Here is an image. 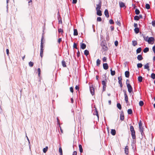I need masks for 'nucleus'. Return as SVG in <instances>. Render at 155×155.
<instances>
[{"label":"nucleus","instance_id":"obj_1","mask_svg":"<svg viewBox=\"0 0 155 155\" xmlns=\"http://www.w3.org/2000/svg\"><path fill=\"white\" fill-rule=\"evenodd\" d=\"M130 130L131 132V134L133 139L136 138L135 132L133 126H130Z\"/></svg>","mask_w":155,"mask_h":155},{"label":"nucleus","instance_id":"obj_2","mask_svg":"<svg viewBox=\"0 0 155 155\" xmlns=\"http://www.w3.org/2000/svg\"><path fill=\"white\" fill-rule=\"evenodd\" d=\"M128 82H129V81L128 80H127L126 81V84L128 91L129 93H131L133 91V88L131 85L129 83H128Z\"/></svg>","mask_w":155,"mask_h":155},{"label":"nucleus","instance_id":"obj_3","mask_svg":"<svg viewBox=\"0 0 155 155\" xmlns=\"http://www.w3.org/2000/svg\"><path fill=\"white\" fill-rule=\"evenodd\" d=\"M142 124L141 121L140 120L139 123V128L141 135H143L144 134V133H143V127L142 126Z\"/></svg>","mask_w":155,"mask_h":155},{"label":"nucleus","instance_id":"obj_4","mask_svg":"<svg viewBox=\"0 0 155 155\" xmlns=\"http://www.w3.org/2000/svg\"><path fill=\"white\" fill-rule=\"evenodd\" d=\"M154 39L153 38L150 37L148 38L147 42L149 44H153L154 42Z\"/></svg>","mask_w":155,"mask_h":155},{"label":"nucleus","instance_id":"obj_5","mask_svg":"<svg viewBox=\"0 0 155 155\" xmlns=\"http://www.w3.org/2000/svg\"><path fill=\"white\" fill-rule=\"evenodd\" d=\"M90 90L92 95H94V90L93 85L90 86Z\"/></svg>","mask_w":155,"mask_h":155},{"label":"nucleus","instance_id":"obj_6","mask_svg":"<svg viewBox=\"0 0 155 155\" xmlns=\"http://www.w3.org/2000/svg\"><path fill=\"white\" fill-rule=\"evenodd\" d=\"M101 1H100L98 4L96 5V10H100L101 8Z\"/></svg>","mask_w":155,"mask_h":155},{"label":"nucleus","instance_id":"obj_7","mask_svg":"<svg viewBox=\"0 0 155 155\" xmlns=\"http://www.w3.org/2000/svg\"><path fill=\"white\" fill-rule=\"evenodd\" d=\"M118 83L120 84L121 87H122L123 85L122 82V78L121 77H118Z\"/></svg>","mask_w":155,"mask_h":155},{"label":"nucleus","instance_id":"obj_8","mask_svg":"<svg viewBox=\"0 0 155 155\" xmlns=\"http://www.w3.org/2000/svg\"><path fill=\"white\" fill-rule=\"evenodd\" d=\"M124 95L125 97V100L127 103H128V97L126 92L124 93Z\"/></svg>","mask_w":155,"mask_h":155},{"label":"nucleus","instance_id":"obj_9","mask_svg":"<svg viewBox=\"0 0 155 155\" xmlns=\"http://www.w3.org/2000/svg\"><path fill=\"white\" fill-rule=\"evenodd\" d=\"M102 48L104 51H107L108 50V48L106 45H104L102 44L101 45Z\"/></svg>","mask_w":155,"mask_h":155},{"label":"nucleus","instance_id":"obj_10","mask_svg":"<svg viewBox=\"0 0 155 155\" xmlns=\"http://www.w3.org/2000/svg\"><path fill=\"white\" fill-rule=\"evenodd\" d=\"M43 46H41V50H40V56L41 58H42L43 56Z\"/></svg>","mask_w":155,"mask_h":155},{"label":"nucleus","instance_id":"obj_11","mask_svg":"<svg viewBox=\"0 0 155 155\" xmlns=\"http://www.w3.org/2000/svg\"><path fill=\"white\" fill-rule=\"evenodd\" d=\"M103 67L104 69L107 70L108 68V66L107 63H104L103 64Z\"/></svg>","mask_w":155,"mask_h":155},{"label":"nucleus","instance_id":"obj_12","mask_svg":"<svg viewBox=\"0 0 155 155\" xmlns=\"http://www.w3.org/2000/svg\"><path fill=\"white\" fill-rule=\"evenodd\" d=\"M104 14L105 15V16L107 17V18H109V13H108V11L107 9H106L105 10V11H104Z\"/></svg>","mask_w":155,"mask_h":155},{"label":"nucleus","instance_id":"obj_13","mask_svg":"<svg viewBox=\"0 0 155 155\" xmlns=\"http://www.w3.org/2000/svg\"><path fill=\"white\" fill-rule=\"evenodd\" d=\"M125 152L126 154L129 153V147L127 146L126 147L125 149Z\"/></svg>","mask_w":155,"mask_h":155},{"label":"nucleus","instance_id":"obj_14","mask_svg":"<svg viewBox=\"0 0 155 155\" xmlns=\"http://www.w3.org/2000/svg\"><path fill=\"white\" fill-rule=\"evenodd\" d=\"M120 6V8H123L125 7V4L122 2H119Z\"/></svg>","mask_w":155,"mask_h":155},{"label":"nucleus","instance_id":"obj_15","mask_svg":"<svg viewBox=\"0 0 155 155\" xmlns=\"http://www.w3.org/2000/svg\"><path fill=\"white\" fill-rule=\"evenodd\" d=\"M86 47V45L84 43H81V48L82 49H84Z\"/></svg>","mask_w":155,"mask_h":155},{"label":"nucleus","instance_id":"obj_16","mask_svg":"<svg viewBox=\"0 0 155 155\" xmlns=\"http://www.w3.org/2000/svg\"><path fill=\"white\" fill-rule=\"evenodd\" d=\"M120 119L121 120H123L124 119V115L123 113H122L120 114Z\"/></svg>","mask_w":155,"mask_h":155},{"label":"nucleus","instance_id":"obj_17","mask_svg":"<svg viewBox=\"0 0 155 155\" xmlns=\"http://www.w3.org/2000/svg\"><path fill=\"white\" fill-rule=\"evenodd\" d=\"M137 59L139 61H141L143 60V58L141 55H139L137 57Z\"/></svg>","mask_w":155,"mask_h":155},{"label":"nucleus","instance_id":"obj_18","mask_svg":"<svg viewBox=\"0 0 155 155\" xmlns=\"http://www.w3.org/2000/svg\"><path fill=\"white\" fill-rule=\"evenodd\" d=\"M112 135L114 136L116 134V131L115 130L112 129L110 132Z\"/></svg>","mask_w":155,"mask_h":155},{"label":"nucleus","instance_id":"obj_19","mask_svg":"<svg viewBox=\"0 0 155 155\" xmlns=\"http://www.w3.org/2000/svg\"><path fill=\"white\" fill-rule=\"evenodd\" d=\"M96 11L97 14L98 15L101 16L102 15L101 11L100 10H96Z\"/></svg>","mask_w":155,"mask_h":155},{"label":"nucleus","instance_id":"obj_20","mask_svg":"<svg viewBox=\"0 0 155 155\" xmlns=\"http://www.w3.org/2000/svg\"><path fill=\"white\" fill-rule=\"evenodd\" d=\"M129 72L128 71H127L125 72V77L127 78H129Z\"/></svg>","mask_w":155,"mask_h":155},{"label":"nucleus","instance_id":"obj_21","mask_svg":"<svg viewBox=\"0 0 155 155\" xmlns=\"http://www.w3.org/2000/svg\"><path fill=\"white\" fill-rule=\"evenodd\" d=\"M144 68L147 69L148 71L150 70L148 63H147L144 65Z\"/></svg>","mask_w":155,"mask_h":155},{"label":"nucleus","instance_id":"obj_22","mask_svg":"<svg viewBox=\"0 0 155 155\" xmlns=\"http://www.w3.org/2000/svg\"><path fill=\"white\" fill-rule=\"evenodd\" d=\"M79 149L80 152L81 153H82L83 152V149L82 148V146L81 144H79Z\"/></svg>","mask_w":155,"mask_h":155},{"label":"nucleus","instance_id":"obj_23","mask_svg":"<svg viewBox=\"0 0 155 155\" xmlns=\"http://www.w3.org/2000/svg\"><path fill=\"white\" fill-rule=\"evenodd\" d=\"M59 152L60 153V155H63L62 150L61 146L59 149Z\"/></svg>","mask_w":155,"mask_h":155},{"label":"nucleus","instance_id":"obj_24","mask_svg":"<svg viewBox=\"0 0 155 155\" xmlns=\"http://www.w3.org/2000/svg\"><path fill=\"white\" fill-rule=\"evenodd\" d=\"M78 32L77 30L76 29H74V36H76L78 35Z\"/></svg>","mask_w":155,"mask_h":155},{"label":"nucleus","instance_id":"obj_25","mask_svg":"<svg viewBox=\"0 0 155 155\" xmlns=\"http://www.w3.org/2000/svg\"><path fill=\"white\" fill-rule=\"evenodd\" d=\"M61 63H62V65L64 67H66V62L64 60L62 61Z\"/></svg>","mask_w":155,"mask_h":155},{"label":"nucleus","instance_id":"obj_26","mask_svg":"<svg viewBox=\"0 0 155 155\" xmlns=\"http://www.w3.org/2000/svg\"><path fill=\"white\" fill-rule=\"evenodd\" d=\"M134 31L136 34L138 33L139 32V29L138 28H135Z\"/></svg>","mask_w":155,"mask_h":155},{"label":"nucleus","instance_id":"obj_27","mask_svg":"<svg viewBox=\"0 0 155 155\" xmlns=\"http://www.w3.org/2000/svg\"><path fill=\"white\" fill-rule=\"evenodd\" d=\"M101 61L99 59H97L96 61V64L97 66H99L101 64Z\"/></svg>","mask_w":155,"mask_h":155},{"label":"nucleus","instance_id":"obj_28","mask_svg":"<svg viewBox=\"0 0 155 155\" xmlns=\"http://www.w3.org/2000/svg\"><path fill=\"white\" fill-rule=\"evenodd\" d=\"M102 85H103V88H105L106 85V83L104 81H102Z\"/></svg>","mask_w":155,"mask_h":155},{"label":"nucleus","instance_id":"obj_29","mask_svg":"<svg viewBox=\"0 0 155 155\" xmlns=\"http://www.w3.org/2000/svg\"><path fill=\"white\" fill-rule=\"evenodd\" d=\"M132 42L133 45L134 46L136 45L137 44V42L136 41H132Z\"/></svg>","mask_w":155,"mask_h":155},{"label":"nucleus","instance_id":"obj_30","mask_svg":"<svg viewBox=\"0 0 155 155\" xmlns=\"http://www.w3.org/2000/svg\"><path fill=\"white\" fill-rule=\"evenodd\" d=\"M149 48H148L146 47L143 49V51L144 53H147L149 51Z\"/></svg>","mask_w":155,"mask_h":155},{"label":"nucleus","instance_id":"obj_31","mask_svg":"<svg viewBox=\"0 0 155 155\" xmlns=\"http://www.w3.org/2000/svg\"><path fill=\"white\" fill-rule=\"evenodd\" d=\"M141 48L140 47L137 49V53H140L141 51Z\"/></svg>","mask_w":155,"mask_h":155},{"label":"nucleus","instance_id":"obj_32","mask_svg":"<svg viewBox=\"0 0 155 155\" xmlns=\"http://www.w3.org/2000/svg\"><path fill=\"white\" fill-rule=\"evenodd\" d=\"M89 51L87 50H86L84 51V54L86 56L88 55L89 54Z\"/></svg>","mask_w":155,"mask_h":155},{"label":"nucleus","instance_id":"obj_33","mask_svg":"<svg viewBox=\"0 0 155 155\" xmlns=\"http://www.w3.org/2000/svg\"><path fill=\"white\" fill-rule=\"evenodd\" d=\"M138 81L140 82H141L142 81L143 78L141 76H139L138 78Z\"/></svg>","mask_w":155,"mask_h":155},{"label":"nucleus","instance_id":"obj_34","mask_svg":"<svg viewBox=\"0 0 155 155\" xmlns=\"http://www.w3.org/2000/svg\"><path fill=\"white\" fill-rule=\"evenodd\" d=\"M48 150V147H46L45 148H44L43 149V152L44 153H46V152L47 151V150Z\"/></svg>","mask_w":155,"mask_h":155},{"label":"nucleus","instance_id":"obj_35","mask_svg":"<svg viewBox=\"0 0 155 155\" xmlns=\"http://www.w3.org/2000/svg\"><path fill=\"white\" fill-rule=\"evenodd\" d=\"M110 73L113 76L115 74V72L114 71H112V69L110 70Z\"/></svg>","mask_w":155,"mask_h":155},{"label":"nucleus","instance_id":"obj_36","mask_svg":"<svg viewBox=\"0 0 155 155\" xmlns=\"http://www.w3.org/2000/svg\"><path fill=\"white\" fill-rule=\"evenodd\" d=\"M127 112L128 114H130L132 113V110L131 109H129L127 110Z\"/></svg>","mask_w":155,"mask_h":155},{"label":"nucleus","instance_id":"obj_37","mask_svg":"<svg viewBox=\"0 0 155 155\" xmlns=\"http://www.w3.org/2000/svg\"><path fill=\"white\" fill-rule=\"evenodd\" d=\"M117 107L120 110L121 109V106L120 103L117 104Z\"/></svg>","mask_w":155,"mask_h":155},{"label":"nucleus","instance_id":"obj_38","mask_svg":"<svg viewBox=\"0 0 155 155\" xmlns=\"http://www.w3.org/2000/svg\"><path fill=\"white\" fill-rule=\"evenodd\" d=\"M58 32L59 33H61L62 34L63 32V31L62 29L60 28L58 29Z\"/></svg>","mask_w":155,"mask_h":155},{"label":"nucleus","instance_id":"obj_39","mask_svg":"<svg viewBox=\"0 0 155 155\" xmlns=\"http://www.w3.org/2000/svg\"><path fill=\"white\" fill-rule=\"evenodd\" d=\"M134 19L135 20L138 21L140 19V17L138 16H135L134 17Z\"/></svg>","mask_w":155,"mask_h":155},{"label":"nucleus","instance_id":"obj_40","mask_svg":"<svg viewBox=\"0 0 155 155\" xmlns=\"http://www.w3.org/2000/svg\"><path fill=\"white\" fill-rule=\"evenodd\" d=\"M143 38H144V40H145L146 41H147L148 40V38H149L148 37V36L147 37H145V36H143Z\"/></svg>","mask_w":155,"mask_h":155},{"label":"nucleus","instance_id":"obj_41","mask_svg":"<svg viewBox=\"0 0 155 155\" xmlns=\"http://www.w3.org/2000/svg\"><path fill=\"white\" fill-rule=\"evenodd\" d=\"M146 8L147 9H149L150 8V5L148 4H147L146 5Z\"/></svg>","mask_w":155,"mask_h":155},{"label":"nucleus","instance_id":"obj_42","mask_svg":"<svg viewBox=\"0 0 155 155\" xmlns=\"http://www.w3.org/2000/svg\"><path fill=\"white\" fill-rule=\"evenodd\" d=\"M135 14L136 15H138L140 13V11L138 9H136L135 10Z\"/></svg>","mask_w":155,"mask_h":155},{"label":"nucleus","instance_id":"obj_43","mask_svg":"<svg viewBox=\"0 0 155 155\" xmlns=\"http://www.w3.org/2000/svg\"><path fill=\"white\" fill-rule=\"evenodd\" d=\"M34 65V63L31 61L29 63V65L31 67H32Z\"/></svg>","mask_w":155,"mask_h":155},{"label":"nucleus","instance_id":"obj_44","mask_svg":"<svg viewBox=\"0 0 155 155\" xmlns=\"http://www.w3.org/2000/svg\"><path fill=\"white\" fill-rule=\"evenodd\" d=\"M139 105L140 106H142L143 105V104H144V103H143V101H140L139 102Z\"/></svg>","mask_w":155,"mask_h":155},{"label":"nucleus","instance_id":"obj_45","mask_svg":"<svg viewBox=\"0 0 155 155\" xmlns=\"http://www.w3.org/2000/svg\"><path fill=\"white\" fill-rule=\"evenodd\" d=\"M142 66V64L141 63H138L137 64V67L138 68H141Z\"/></svg>","mask_w":155,"mask_h":155},{"label":"nucleus","instance_id":"obj_46","mask_svg":"<svg viewBox=\"0 0 155 155\" xmlns=\"http://www.w3.org/2000/svg\"><path fill=\"white\" fill-rule=\"evenodd\" d=\"M38 75L39 76H40V73H41V69L40 68H38Z\"/></svg>","mask_w":155,"mask_h":155},{"label":"nucleus","instance_id":"obj_47","mask_svg":"<svg viewBox=\"0 0 155 155\" xmlns=\"http://www.w3.org/2000/svg\"><path fill=\"white\" fill-rule=\"evenodd\" d=\"M151 78L153 79H155V74L152 73L151 74Z\"/></svg>","mask_w":155,"mask_h":155},{"label":"nucleus","instance_id":"obj_48","mask_svg":"<svg viewBox=\"0 0 155 155\" xmlns=\"http://www.w3.org/2000/svg\"><path fill=\"white\" fill-rule=\"evenodd\" d=\"M97 20L98 21H102V19L100 17H98L97 18Z\"/></svg>","mask_w":155,"mask_h":155},{"label":"nucleus","instance_id":"obj_49","mask_svg":"<svg viewBox=\"0 0 155 155\" xmlns=\"http://www.w3.org/2000/svg\"><path fill=\"white\" fill-rule=\"evenodd\" d=\"M73 47L74 48H76V49H77L78 48H77V45L75 43H74V45H73Z\"/></svg>","mask_w":155,"mask_h":155},{"label":"nucleus","instance_id":"obj_50","mask_svg":"<svg viewBox=\"0 0 155 155\" xmlns=\"http://www.w3.org/2000/svg\"><path fill=\"white\" fill-rule=\"evenodd\" d=\"M107 58L106 57H104L103 58V62H106L107 61Z\"/></svg>","mask_w":155,"mask_h":155},{"label":"nucleus","instance_id":"obj_51","mask_svg":"<svg viewBox=\"0 0 155 155\" xmlns=\"http://www.w3.org/2000/svg\"><path fill=\"white\" fill-rule=\"evenodd\" d=\"M109 23L110 24H114V22L112 19H110L109 21Z\"/></svg>","mask_w":155,"mask_h":155},{"label":"nucleus","instance_id":"obj_52","mask_svg":"<svg viewBox=\"0 0 155 155\" xmlns=\"http://www.w3.org/2000/svg\"><path fill=\"white\" fill-rule=\"evenodd\" d=\"M114 44L115 46H117L118 45V41H115L114 42Z\"/></svg>","mask_w":155,"mask_h":155},{"label":"nucleus","instance_id":"obj_53","mask_svg":"<svg viewBox=\"0 0 155 155\" xmlns=\"http://www.w3.org/2000/svg\"><path fill=\"white\" fill-rule=\"evenodd\" d=\"M70 91H71V92L72 93H73V88L72 87H71L70 88Z\"/></svg>","mask_w":155,"mask_h":155},{"label":"nucleus","instance_id":"obj_54","mask_svg":"<svg viewBox=\"0 0 155 155\" xmlns=\"http://www.w3.org/2000/svg\"><path fill=\"white\" fill-rule=\"evenodd\" d=\"M80 54L79 51H78L77 53V56L79 57L80 56Z\"/></svg>","mask_w":155,"mask_h":155},{"label":"nucleus","instance_id":"obj_55","mask_svg":"<svg viewBox=\"0 0 155 155\" xmlns=\"http://www.w3.org/2000/svg\"><path fill=\"white\" fill-rule=\"evenodd\" d=\"M152 25L153 26H155V21H153L152 22Z\"/></svg>","mask_w":155,"mask_h":155},{"label":"nucleus","instance_id":"obj_56","mask_svg":"<svg viewBox=\"0 0 155 155\" xmlns=\"http://www.w3.org/2000/svg\"><path fill=\"white\" fill-rule=\"evenodd\" d=\"M62 40L61 38H59L58 39V42L60 44L61 42V41Z\"/></svg>","mask_w":155,"mask_h":155},{"label":"nucleus","instance_id":"obj_57","mask_svg":"<svg viewBox=\"0 0 155 155\" xmlns=\"http://www.w3.org/2000/svg\"><path fill=\"white\" fill-rule=\"evenodd\" d=\"M77 2V0H73L72 3L73 4H76Z\"/></svg>","mask_w":155,"mask_h":155},{"label":"nucleus","instance_id":"obj_58","mask_svg":"<svg viewBox=\"0 0 155 155\" xmlns=\"http://www.w3.org/2000/svg\"><path fill=\"white\" fill-rule=\"evenodd\" d=\"M6 53H7V54L8 55H9V50L8 49H6Z\"/></svg>","mask_w":155,"mask_h":155},{"label":"nucleus","instance_id":"obj_59","mask_svg":"<svg viewBox=\"0 0 155 155\" xmlns=\"http://www.w3.org/2000/svg\"><path fill=\"white\" fill-rule=\"evenodd\" d=\"M43 38H42L41 40V46H43V43L42 42Z\"/></svg>","mask_w":155,"mask_h":155},{"label":"nucleus","instance_id":"obj_60","mask_svg":"<svg viewBox=\"0 0 155 155\" xmlns=\"http://www.w3.org/2000/svg\"><path fill=\"white\" fill-rule=\"evenodd\" d=\"M75 88L76 90L78 91L79 89V87L78 86L76 85L75 87Z\"/></svg>","mask_w":155,"mask_h":155},{"label":"nucleus","instance_id":"obj_61","mask_svg":"<svg viewBox=\"0 0 155 155\" xmlns=\"http://www.w3.org/2000/svg\"><path fill=\"white\" fill-rule=\"evenodd\" d=\"M77 153L76 151H74L72 155H77Z\"/></svg>","mask_w":155,"mask_h":155},{"label":"nucleus","instance_id":"obj_62","mask_svg":"<svg viewBox=\"0 0 155 155\" xmlns=\"http://www.w3.org/2000/svg\"><path fill=\"white\" fill-rule=\"evenodd\" d=\"M137 26H138V25H137V23L134 24V27H135V28H137Z\"/></svg>","mask_w":155,"mask_h":155},{"label":"nucleus","instance_id":"obj_63","mask_svg":"<svg viewBox=\"0 0 155 155\" xmlns=\"http://www.w3.org/2000/svg\"><path fill=\"white\" fill-rule=\"evenodd\" d=\"M153 50L154 53H155V46L153 47Z\"/></svg>","mask_w":155,"mask_h":155},{"label":"nucleus","instance_id":"obj_64","mask_svg":"<svg viewBox=\"0 0 155 155\" xmlns=\"http://www.w3.org/2000/svg\"><path fill=\"white\" fill-rule=\"evenodd\" d=\"M114 28L113 26H111L110 27V29L112 31H113L114 30Z\"/></svg>","mask_w":155,"mask_h":155}]
</instances>
